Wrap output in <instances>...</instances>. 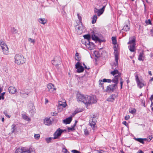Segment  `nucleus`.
Segmentation results:
<instances>
[{
	"label": "nucleus",
	"mask_w": 153,
	"mask_h": 153,
	"mask_svg": "<svg viewBox=\"0 0 153 153\" xmlns=\"http://www.w3.org/2000/svg\"><path fill=\"white\" fill-rule=\"evenodd\" d=\"M114 69L113 71L111 72V74L114 76L113 78L112 81L115 84L107 86L106 88L104 90V91L109 92L113 91L117 88V85L118 82V79L120 77V73L117 70Z\"/></svg>",
	"instance_id": "1"
},
{
	"label": "nucleus",
	"mask_w": 153,
	"mask_h": 153,
	"mask_svg": "<svg viewBox=\"0 0 153 153\" xmlns=\"http://www.w3.org/2000/svg\"><path fill=\"white\" fill-rule=\"evenodd\" d=\"M77 100L78 101L83 102L87 106L97 102V98L94 95L88 96L80 94L77 95Z\"/></svg>",
	"instance_id": "2"
},
{
	"label": "nucleus",
	"mask_w": 153,
	"mask_h": 153,
	"mask_svg": "<svg viewBox=\"0 0 153 153\" xmlns=\"http://www.w3.org/2000/svg\"><path fill=\"white\" fill-rule=\"evenodd\" d=\"M114 54L115 56V62L111 64L112 68L113 69H115L118 67V56L119 55L118 52L117 50V48L116 45L114 47Z\"/></svg>",
	"instance_id": "3"
},
{
	"label": "nucleus",
	"mask_w": 153,
	"mask_h": 153,
	"mask_svg": "<svg viewBox=\"0 0 153 153\" xmlns=\"http://www.w3.org/2000/svg\"><path fill=\"white\" fill-rule=\"evenodd\" d=\"M14 59L15 63L18 65L23 64L25 62V59L21 54H16L15 55Z\"/></svg>",
	"instance_id": "4"
},
{
	"label": "nucleus",
	"mask_w": 153,
	"mask_h": 153,
	"mask_svg": "<svg viewBox=\"0 0 153 153\" xmlns=\"http://www.w3.org/2000/svg\"><path fill=\"white\" fill-rule=\"evenodd\" d=\"M131 39L129 38V41L128 43V44L130 45L128 46V48L131 52H133L135 51V37L133 36Z\"/></svg>",
	"instance_id": "5"
},
{
	"label": "nucleus",
	"mask_w": 153,
	"mask_h": 153,
	"mask_svg": "<svg viewBox=\"0 0 153 153\" xmlns=\"http://www.w3.org/2000/svg\"><path fill=\"white\" fill-rule=\"evenodd\" d=\"M76 32L78 34L80 35L85 30V27L83 25L82 23H79L75 27Z\"/></svg>",
	"instance_id": "6"
},
{
	"label": "nucleus",
	"mask_w": 153,
	"mask_h": 153,
	"mask_svg": "<svg viewBox=\"0 0 153 153\" xmlns=\"http://www.w3.org/2000/svg\"><path fill=\"white\" fill-rule=\"evenodd\" d=\"M48 91L50 93L54 94L56 92V88L55 85L51 83H49L47 85Z\"/></svg>",
	"instance_id": "7"
},
{
	"label": "nucleus",
	"mask_w": 153,
	"mask_h": 153,
	"mask_svg": "<svg viewBox=\"0 0 153 153\" xmlns=\"http://www.w3.org/2000/svg\"><path fill=\"white\" fill-rule=\"evenodd\" d=\"M0 45L4 54L5 55L8 54L9 53L8 48L6 44L4 42H1L0 43Z\"/></svg>",
	"instance_id": "8"
},
{
	"label": "nucleus",
	"mask_w": 153,
	"mask_h": 153,
	"mask_svg": "<svg viewBox=\"0 0 153 153\" xmlns=\"http://www.w3.org/2000/svg\"><path fill=\"white\" fill-rule=\"evenodd\" d=\"M61 59L59 56L55 57L54 59L51 61L53 65H55L56 67L59 65L61 63Z\"/></svg>",
	"instance_id": "9"
},
{
	"label": "nucleus",
	"mask_w": 153,
	"mask_h": 153,
	"mask_svg": "<svg viewBox=\"0 0 153 153\" xmlns=\"http://www.w3.org/2000/svg\"><path fill=\"white\" fill-rule=\"evenodd\" d=\"M63 131L59 128L57 129L53 134L54 137L53 139L55 140L58 139L60 136Z\"/></svg>",
	"instance_id": "10"
},
{
	"label": "nucleus",
	"mask_w": 153,
	"mask_h": 153,
	"mask_svg": "<svg viewBox=\"0 0 153 153\" xmlns=\"http://www.w3.org/2000/svg\"><path fill=\"white\" fill-rule=\"evenodd\" d=\"M84 44H85L86 48L89 50L93 49L94 48V44L93 43L90 42L88 40L85 41Z\"/></svg>",
	"instance_id": "11"
},
{
	"label": "nucleus",
	"mask_w": 153,
	"mask_h": 153,
	"mask_svg": "<svg viewBox=\"0 0 153 153\" xmlns=\"http://www.w3.org/2000/svg\"><path fill=\"white\" fill-rule=\"evenodd\" d=\"M75 68L77 69V72L79 73L83 72L84 69V68L81 65V64L79 62H78L76 64Z\"/></svg>",
	"instance_id": "12"
},
{
	"label": "nucleus",
	"mask_w": 153,
	"mask_h": 153,
	"mask_svg": "<svg viewBox=\"0 0 153 153\" xmlns=\"http://www.w3.org/2000/svg\"><path fill=\"white\" fill-rule=\"evenodd\" d=\"M135 80L137 82L138 86L140 88H141L145 85V84L144 83L140 81L137 74L135 75Z\"/></svg>",
	"instance_id": "13"
},
{
	"label": "nucleus",
	"mask_w": 153,
	"mask_h": 153,
	"mask_svg": "<svg viewBox=\"0 0 153 153\" xmlns=\"http://www.w3.org/2000/svg\"><path fill=\"white\" fill-rule=\"evenodd\" d=\"M63 101H59V102L58 103V108L60 109L61 107L65 108L67 104L66 103L65 100H63Z\"/></svg>",
	"instance_id": "14"
},
{
	"label": "nucleus",
	"mask_w": 153,
	"mask_h": 153,
	"mask_svg": "<svg viewBox=\"0 0 153 153\" xmlns=\"http://www.w3.org/2000/svg\"><path fill=\"white\" fill-rule=\"evenodd\" d=\"M94 12L95 13L97 14L98 16H100V15L103 13V11L100 9H98L96 8L94 9Z\"/></svg>",
	"instance_id": "15"
},
{
	"label": "nucleus",
	"mask_w": 153,
	"mask_h": 153,
	"mask_svg": "<svg viewBox=\"0 0 153 153\" xmlns=\"http://www.w3.org/2000/svg\"><path fill=\"white\" fill-rule=\"evenodd\" d=\"M116 97L115 95H110L107 99V100L108 102H113Z\"/></svg>",
	"instance_id": "16"
},
{
	"label": "nucleus",
	"mask_w": 153,
	"mask_h": 153,
	"mask_svg": "<svg viewBox=\"0 0 153 153\" xmlns=\"http://www.w3.org/2000/svg\"><path fill=\"white\" fill-rule=\"evenodd\" d=\"M44 124L47 126L50 125L51 123V122L49 118H45L44 120Z\"/></svg>",
	"instance_id": "17"
},
{
	"label": "nucleus",
	"mask_w": 153,
	"mask_h": 153,
	"mask_svg": "<svg viewBox=\"0 0 153 153\" xmlns=\"http://www.w3.org/2000/svg\"><path fill=\"white\" fill-rule=\"evenodd\" d=\"M8 90L9 93L11 94H14L16 91V89L13 86L10 87L8 88Z\"/></svg>",
	"instance_id": "18"
},
{
	"label": "nucleus",
	"mask_w": 153,
	"mask_h": 153,
	"mask_svg": "<svg viewBox=\"0 0 153 153\" xmlns=\"http://www.w3.org/2000/svg\"><path fill=\"white\" fill-rule=\"evenodd\" d=\"M20 94L21 96L24 98L27 97L28 96V94L26 93L25 91L23 90H20Z\"/></svg>",
	"instance_id": "19"
},
{
	"label": "nucleus",
	"mask_w": 153,
	"mask_h": 153,
	"mask_svg": "<svg viewBox=\"0 0 153 153\" xmlns=\"http://www.w3.org/2000/svg\"><path fill=\"white\" fill-rule=\"evenodd\" d=\"M90 125L91 126L93 130H94L96 127L95 125L96 123L94 121H93L92 119L89 120Z\"/></svg>",
	"instance_id": "20"
},
{
	"label": "nucleus",
	"mask_w": 153,
	"mask_h": 153,
	"mask_svg": "<svg viewBox=\"0 0 153 153\" xmlns=\"http://www.w3.org/2000/svg\"><path fill=\"white\" fill-rule=\"evenodd\" d=\"M83 37L84 38V39H82V43L84 44V43H85V41H87V40H88L89 41V39L90 38V36L89 35L87 34L83 36Z\"/></svg>",
	"instance_id": "21"
},
{
	"label": "nucleus",
	"mask_w": 153,
	"mask_h": 153,
	"mask_svg": "<svg viewBox=\"0 0 153 153\" xmlns=\"http://www.w3.org/2000/svg\"><path fill=\"white\" fill-rule=\"evenodd\" d=\"M38 21L40 23L44 25L47 23V20L45 18H41L38 19Z\"/></svg>",
	"instance_id": "22"
},
{
	"label": "nucleus",
	"mask_w": 153,
	"mask_h": 153,
	"mask_svg": "<svg viewBox=\"0 0 153 153\" xmlns=\"http://www.w3.org/2000/svg\"><path fill=\"white\" fill-rule=\"evenodd\" d=\"M25 148L23 147H20L16 149V153H23L24 151H25Z\"/></svg>",
	"instance_id": "23"
},
{
	"label": "nucleus",
	"mask_w": 153,
	"mask_h": 153,
	"mask_svg": "<svg viewBox=\"0 0 153 153\" xmlns=\"http://www.w3.org/2000/svg\"><path fill=\"white\" fill-rule=\"evenodd\" d=\"M72 120V118L71 117H68L65 120H63V122L66 124H69L71 122Z\"/></svg>",
	"instance_id": "24"
},
{
	"label": "nucleus",
	"mask_w": 153,
	"mask_h": 153,
	"mask_svg": "<svg viewBox=\"0 0 153 153\" xmlns=\"http://www.w3.org/2000/svg\"><path fill=\"white\" fill-rule=\"evenodd\" d=\"M99 87L102 88V89L103 90V91H104L105 89L104 88V87L103 85L104 82H103V79L102 80L100 79L99 80Z\"/></svg>",
	"instance_id": "25"
},
{
	"label": "nucleus",
	"mask_w": 153,
	"mask_h": 153,
	"mask_svg": "<svg viewBox=\"0 0 153 153\" xmlns=\"http://www.w3.org/2000/svg\"><path fill=\"white\" fill-rule=\"evenodd\" d=\"M92 38L93 40L95 41L96 42L100 41V39L94 34L92 35Z\"/></svg>",
	"instance_id": "26"
},
{
	"label": "nucleus",
	"mask_w": 153,
	"mask_h": 153,
	"mask_svg": "<svg viewBox=\"0 0 153 153\" xmlns=\"http://www.w3.org/2000/svg\"><path fill=\"white\" fill-rule=\"evenodd\" d=\"M144 58V56H143V53H140L138 56V60L140 61H143Z\"/></svg>",
	"instance_id": "27"
},
{
	"label": "nucleus",
	"mask_w": 153,
	"mask_h": 153,
	"mask_svg": "<svg viewBox=\"0 0 153 153\" xmlns=\"http://www.w3.org/2000/svg\"><path fill=\"white\" fill-rule=\"evenodd\" d=\"M22 118L28 122L30 121V119L29 117L25 114H23L22 115Z\"/></svg>",
	"instance_id": "28"
},
{
	"label": "nucleus",
	"mask_w": 153,
	"mask_h": 153,
	"mask_svg": "<svg viewBox=\"0 0 153 153\" xmlns=\"http://www.w3.org/2000/svg\"><path fill=\"white\" fill-rule=\"evenodd\" d=\"M130 29V26L127 25H126L123 27V30L126 31H127L129 30Z\"/></svg>",
	"instance_id": "29"
},
{
	"label": "nucleus",
	"mask_w": 153,
	"mask_h": 153,
	"mask_svg": "<svg viewBox=\"0 0 153 153\" xmlns=\"http://www.w3.org/2000/svg\"><path fill=\"white\" fill-rule=\"evenodd\" d=\"M75 59L77 61H79L81 59V57L79 56V54L76 52L75 55Z\"/></svg>",
	"instance_id": "30"
},
{
	"label": "nucleus",
	"mask_w": 153,
	"mask_h": 153,
	"mask_svg": "<svg viewBox=\"0 0 153 153\" xmlns=\"http://www.w3.org/2000/svg\"><path fill=\"white\" fill-rule=\"evenodd\" d=\"M23 153H35V152L31 149L27 150L25 148V151H24Z\"/></svg>",
	"instance_id": "31"
},
{
	"label": "nucleus",
	"mask_w": 153,
	"mask_h": 153,
	"mask_svg": "<svg viewBox=\"0 0 153 153\" xmlns=\"http://www.w3.org/2000/svg\"><path fill=\"white\" fill-rule=\"evenodd\" d=\"M97 19V17L96 15V14L95 15H94L93 16L92 20L91 22L92 23V24L95 23Z\"/></svg>",
	"instance_id": "32"
},
{
	"label": "nucleus",
	"mask_w": 153,
	"mask_h": 153,
	"mask_svg": "<svg viewBox=\"0 0 153 153\" xmlns=\"http://www.w3.org/2000/svg\"><path fill=\"white\" fill-rule=\"evenodd\" d=\"M135 140H136L139 142L144 144V142L143 141V138H134Z\"/></svg>",
	"instance_id": "33"
},
{
	"label": "nucleus",
	"mask_w": 153,
	"mask_h": 153,
	"mask_svg": "<svg viewBox=\"0 0 153 153\" xmlns=\"http://www.w3.org/2000/svg\"><path fill=\"white\" fill-rule=\"evenodd\" d=\"M102 4L103 5V7L102 8L100 9L102 10L103 11V12L104 11V9H105V7L107 4V2L106 1H105L104 2H103Z\"/></svg>",
	"instance_id": "34"
},
{
	"label": "nucleus",
	"mask_w": 153,
	"mask_h": 153,
	"mask_svg": "<svg viewBox=\"0 0 153 153\" xmlns=\"http://www.w3.org/2000/svg\"><path fill=\"white\" fill-rule=\"evenodd\" d=\"M112 43L114 45H115L117 43V40L116 37H112Z\"/></svg>",
	"instance_id": "35"
},
{
	"label": "nucleus",
	"mask_w": 153,
	"mask_h": 153,
	"mask_svg": "<svg viewBox=\"0 0 153 153\" xmlns=\"http://www.w3.org/2000/svg\"><path fill=\"white\" fill-rule=\"evenodd\" d=\"M53 139V137H49L45 138V140L48 143H49L51 142V140Z\"/></svg>",
	"instance_id": "36"
},
{
	"label": "nucleus",
	"mask_w": 153,
	"mask_h": 153,
	"mask_svg": "<svg viewBox=\"0 0 153 153\" xmlns=\"http://www.w3.org/2000/svg\"><path fill=\"white\" fill-rule=\"evenodd\" d=\"M34 137L35 139L38 140L40 137V135L39 134H35L34 135Z\"/></svg>",
	"instance_id": "37"
},
{
	"label": "nucleus",
	"mask_w": 153,
	"mask_h": 153,
	"mask_svg": "<svg viewBox=\"0 0 153 153\" xmlns=\"http://www.w3.org/2000/svg\"><path fill=\"white\" fill-rule=\"evenodd\" d=\"M77 15L78 16V19L79 20V23H82L81 22L82 21V17L79 14V13H78L77 14Z\"/></svg>",
	"instance_id": "38"
},
{
	"label": "nucleus",
	"mask_w": 153,
	"mask_h": 153,
	"mask_svg": "<svg viewBox=\"0 0 153 153\" xmlns=\"http://www.w3.org/2000/svg\"><path fill=\"white\" fill-rule=\"evenodd\" d=\"M16 125L15 124H13L12 126V133L14 132L16 130Z\"/></svg>",
	"instance_id": "39"
},
{
	"label": "nucleus",
	"mask_w": 153,
	"mask_h": 153,
	"mask_svg": "<svg viewBox=\"0 0 153 153\" xmlns=\"http://www.w3.org/2000/svg\"><path fill=\"white\" fill-rule=\"evenodd\" d=\"M84 133L85 135L88 136L89 134V133L87 128L84 129Z\"/></svg>",
	"instance_id": "40"
},
{
	"label": "nucleus",
	"mask_w": 153,
	"mask_h": 153,
	"mask_svg": "<svg viewBox=\"0 0 153 153\" xmlns=\"http://www.w3.org/2000/svg\"><path fill=\"white\" fill-rule=\"evenodd\" d=\"M136 110L134 109H132L131 110H130L129 112L132 114H134L135 113Z\"/></svg>",
	"instance_id": "41"
},
{
	"label": "nucleus",
	"mask_w": 153,
	"mask_h": 153,
	"mask_svg": "<svg viewBox=\"0 0 153 153\" xmlns=\"http://www.w3.org/2000/svg\"><path fill=\"white\" fill-rule=\"evenodd\" d=\"M103 80L104 82H111L112 81L111 79H104Z\"/></svg>",
	"instance_id": "42"
},
{
	"label": "nucleus",
	"mask_w": 153,
	"mask_h": 153,
	"mask_svg": "<svg viewBox=\"0 0 153 153\" xmlns=\"http://www.w3.org/2000/svg\"><path fill=\"white\" fill-rule=\"evenodd\" d=\"M75 126V124H74L72 127H68V129L69 131H72L74 130V127Z\"/></svg>",
	"instance_id": "43"
},
{
	"label": "nucleus",
	"mask_w": 153,
	"mask_h": 153,
	"mask_svg": "<svg viewBox=\"0 0 153 153\" xmlns=\"http://www.w3.org/2000/svg\"><path fill=\"white\" fill-rule=\"evenodd\" d=\"M11 32L13 33H16L17 32L16 29L13 27L11 29Z\"/></svg>",
	"instance_id": "44"
},
{
	"label": "nucleus",
	"mask_w": 153,
	"mask_h": 153,
	"mask_svg": "<svg viewBox=\"0 0 153 153\" xmlns=\"http://www.w3.org/2000/svg\"><path fill=\"white\" fill-rule=\"evenodd\" d=\"M120 79V86H121V88L122 89V86H123V80L122 79V78L121 77V75H120V78L118 79Z\"/></svg>",
	"instance_id": "45"
},
{
	"label": "nucleus",
	"mask_w": 153,
	"mask_h": 153,
	"mask_svg": "<svg viewBox=\"0 0 153 153\" xmlns=\"http://www.w3.org/2000/svg\"><path fill=\"white\" fill-rule=\"evenodd\" d=\"M4 114L8 118H10V116L9 115H8L7 113V112L6 111H4L3 112Z\"/></svg>",
	"instance_id": "46"
},
{
	"label": "nucleus",
	"mask_w": 153,
	"mask_h": 153,
	"mask_svg": "<svg viewBox=\"0 0 153 153\" xmlns=\"http://www.w3.org/2000/svg\"><path fill=\"white\" fill-rule=\"evenodd\" d=\"M72 153H81L80 152L76 150H73L71 151Z\"/></svg>",
	"instance_id": "47"
},
{
	"label": "nucleus",
	"mask_w": 153,
	"mask_h": 153,
	"mask_svg": "<svg viewBox=\"0 0 153 153\" xmlns=\"http://www.w3.org/2000/svg\"><path fill=\"white\" fill-rule=\"evenodd\" d=\"M62 151L64 153H70L65 148L63 149Z\"/></svg>",
	"instance_id": "48"
},
{
	"label": "nucleus",
	"mask_w": 153,
	"mask_h": 153,
	"mask_svg": "<svg viewBox=\"0 0 153 153\" xmlns=\"http://www.w3.org/2000/svg\"><path fill=\"white\" fill-rule=\"evenodd\" d=\"M28 40L29 42H30L31 43H34L35 42V41L34 39H32L30 38L28 39Z\"/></svg>",
	"instance_id": "49"
},
{
	"label": "nucleus",
	"mask_w": 153,
	"mask_h": 153,
	"mask_svg": "<svg viewBox=\"0 0 153 153\" xmlns=\"http://www.w3.org/2000/svg\"><path fill=\"white\" fill-rule=\"evenodd\" d=\"M51 114L52 116H56L57 115V113L56 112H51Z\"/></svg>",
	"instance_id": "50"
},
{
	"label": "nucleus",
	"mask_w": 153,
	"mask_h": 153,
	"mask_svg": "<svg viewBox=\"0 0 153 153\" xmlns=\"http://www.w3.org/2000/svg\"><path fill=\"white\" fill-rule=\"evenodd\" d=\"M146 23L148 25V24H150V25H151V21L150 20V19H149L148 20H147L146 22Z\"/></svg>",
	"instance_id": "51"
},
{
	"label": "nucleus",
	"mask_w": 153,
	"mask_h": 153,
	"mask_svg": "<svg viewBox=\"0 0 153 153\" xmlns=\"http://www.w3.org/2000/svg\"><path fill=\"white\" fill-rule=\"evenodd\" d=\"M129 118H130V116L128 115L126 116L125 117V120H128V119H129Z\"/></svg>",
	"instance_id": "52"
},
{
	"label": "nucleus",
	"mask_w": 153,
	"mask_h": 153,
	"mask_svg": "<svg viewBox=\"0 0 153 153\" xmlns=\"http://www.w3.org/2000/svg\"><path fill=\"white\" fill-rule=\"evenodd\" d=\"M123 124L125 125L126 126H128V123L126 121H123Z\"/></svg>",
	"instance_id": "53"
},
{
	"label": "nucleus",
	"mask_w": 153,
	"mask_h": 153,
	"mask_svg": "<svg viewBox=\"0 0 153 153\" xmlns=\"http://www.w3.org/2000/svg\"><path fill=\"white\" fill-rule=\"evenodd\" d=\"M5 94V93L4 92L1 94V96L2 97V99L3 100L4 99V97L3 96L4 94Z\"/></svg>",
	"instance_id": "54"
},
{
	"label": "nucleus",
	"mask_w": 153,
	"mask_h": 153,
	"mask_svg": "<svg viewBox=\"0 0 153 153\" xmlns=\"http://www.w3.org/2000/svg\"><path fill=\"white\" fill-rule=\"evenodd\" d=\"M98 1L102 4L104 2L106 1L105 0H98Z\"/></svg>",
	"instance_id": "55"
},
{
	"label": "nucleus",
	"mask_w": 153,
	"mask_h": 153,
	"mask_svg": "<svg viewBox=\"0 0 153 153\" xmlns=\"http://www.w3.org/2000/svg\"><path fill=\"white\" fill-rule=\"evenodd\" d=\"M151 34L152 36H153V29L150 30Z\"/></svg>",
	"instance_id": "56"
},
{
	"label": "nucleus",
	"mask_w": 153,
	"mask_h": 153,
	"mask_svg": "<svg viewBox=\"0 0 153 153\" xmlns=\"http://www.w3.org/2000/svg\"><path fill=\"white\" fill-rule=\"evenodd\" d=\"M48 100L47 99H45V103L46 104V103H48Z\"/></svg>",
	"instance_id": "57"
},
{
	"label": "nucleus",
	"mask_w": 153,
	"mask_h": 153,
	"mask_svg": "<svg viewBox=\"0 0 153 153\" xmlns=\"http://www.w3.org/2000/svg\"><path fill=\"white\" fill-rule=\"evenodd\" d=\"M149 74L151 76H152V74L151 71H149L148 72Z\"/></svg>",
	"instance_id": "58"
},
{
	"label": "nucleus",
	"mask_w": 153,
	"mask_h": 153,
	"mask_svg": "<svg viewBox=\"0 0 153 153\" xmlns=\"http://www.w3.org/2000/svg\"><path fill=\"white\" fill-rule=\"evenodd\" d=\"M138 153H144L141 150H140V151L139 152H138Z\"/></svg>",
	"instance_id": "59"
},
{
	"label": "nucleus",
	"mask_w": 153,
	"mask_h": 153,
	"mask_svg": "<svg viewBox=\"0 0 153 153\" xmlns=\"http://www.w3.org/2000/svg\"><path fill=\"white\" fill-rule=\"evenodd\" d=\"M84 68L85 69H87L88 70H89L90 69L89 68H87L85 65Z\"/></svg>",
	"instance_id": "60"
},
{
	"label": "nucleus",
	"mask_w": 153,
	"mask_h": 153,
	"mask_svg": "<svg viewBox=\"0 0 153 153\" xmlns=\"http://www.w3.org/2000/svg\"><path fill=\"white\" fill-rule=\"evenodd\" d=\"M153 80V77L152 78L149 80L150 82H151Z\"/></svg>",
	"instance_id": "61"
},
{
	"label": "nucleus",
	"mask_w": 153,
	"mask_h": 153,
	"mask_svg": "<svg viewBox=\"0 0 153 153\" xmlns=\"http://www.w3.org/2000/svg\"><path fill=\"white\" fill-rule=\"evenodd\" d=\"M79 112V111H77L76 110L74 111L75 114H76Z\"/></svg>",
	"instance_id": "62"
},
{
	"label": "nucleus",
	"mask_w": 153,
	"mask_h": 153,
	"mask_svg": "<svg viewBox=\"0 0 153 153\" xmlns=\"http://www.w3.org/2000/svg\"><path fill=\"white\" fill-rule=\"evenodd\" d=\"M126 82H127V84H128V83L130 82L129 81V80L128 79L127 80H126Z\"/></svg>",
	"instance_id": "63"
},
{
	"label": "nucleus",
	"mask_w": 153,
	"mask_h": 153,
	"mask_svg": "<svg viewBox=\"0 0 153 153\" xmlns=\"http://www.w3.org/2000/svg\"><path fill=\"white\" fill-rule=\"evenodd\" d=\"M143 141L144 142V141H146L147 140L146 138H143Z\"/></svg>",
	"instance_id": "64"
}]
</instances>
